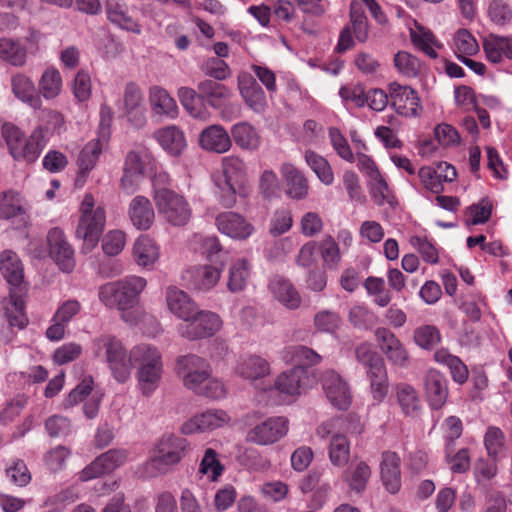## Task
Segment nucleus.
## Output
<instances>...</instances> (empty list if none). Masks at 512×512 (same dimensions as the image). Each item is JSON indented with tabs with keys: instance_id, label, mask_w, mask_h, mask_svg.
I'll use <instances>...</instances> for the list:
<instances>
[{
	"instance_id": "obj_2",
	"label": "nucleus",
	"mask_w": 512,
	"mask_h": 512,
	"mask_svg": "<svg viewBox=\"0 0 512 512\" xmlns=\"http://www.w3.org/2000/svg\"><path fill=\"white\" fill-rule=\"evenodd\" d=\"M131 370L135 369L137 388L145 397L160 387L164 375V360L160 349L151 343H138L129 350Z\"/></svg>"
},
{
	"instance_id": "obj_41",
	"label": "nucleus",
	"mask_w": 512,
	"mask_h": 512,
	"mask_svg": "<svg viewBox=\"0 0 512 512\" xmlns=\"http://www.w3.org/2000/svg\"><path fill=\"white\" fill-rule=\"evenodd\" d=\"M370 477L371 468L365 461L351 464L343 473L344 481L348 484L350 490L355 493H361L366 489Z\"/></svg>"
},
{
	"instance_id": "obj_60",
	"label": "nucleus",
	"mask_w": 512,
	"mask_h": 512,
	"mask_svg": "<svg viewBox=\"0 0 512 512\" xmlns=\"http://www.w3.org/2000/svg\"><path fill=\"white\" fill-rule=\"evenodd\" d=\"M367 376L370 380L374 400L381 402L388 392V377L385 365L367 372Z\"/></svg>"
},
{
	"instance_id": "obj_62",
	"label": "nucleus",
	"mask_w": 512,
	"mask_h": 512,
	"mask_svg": "<svg viewBox=\"0 0 512 512\" xmlns=\"http://www.w3.org/2000/svg\"><path fill=\"white\" fill-rule=\"evenodd\" d=\"M356 360L362 364L367 372H371L385 363L383 359L373 350L371 344L364 342L355 348Z\"/></svg>"
},
{
	"instance_id": "obj_5",
	"label": "nucleus",
	"mask_w": 512,
	"mask_h": 512,
	"mask_svg": "<svg viewBox=\"0 0 512 512\" xmlns=\"http://www.w3.org/2000/svg\"><path fill=\"white\" fill-rule=\"evenodd\" d=\"M158 215L168 224L183 227L192 217V208L188 200L172 189H157L153 192Z\"/></svg>"
},
{
	"instance_id": "obj_25",
	"label": "nucleus",
	"mask_w": 512,
	"mask_h": 512,
	"mask_svg": "<svg viewBox=\"0 0 512 512\" xmlns=\"http://www.w3.org/2000/svg\"><path fill=\"white\" fill-rule=\"evenodd\" d=\"M153 138L166 153L174 157L181 155L187 147L185 134L176 125H168L157 129Z\"/></svg>"
},
{
	"instance_id": "obj_8",
	"label": "nucleus",
	"mask_w": 512,
	"mask_h": 512,
	"mask_svg": "<svg viewBox=\"0 0 512 512\" xmlns=\"http://www.w3.org/2000/svg\"><path fill=\"white\" fill-rule=\"evenodd\" d=\"M221 326V318L216 313L197 307L195 315L182 322L177 330L183 338L198 340L213 336Z\"/></svg>"
},
{
	"instance_id": "obj_27",
	"label": "nucleus",
	"mask_w": 512,
	"mask_h": 512,
	"mask_svg": "<svg viewBox=\"0 0 512 512\" xmlns=\"http://www.w3.org/2000/svg\"><path fill=\"white\" fill-rule=\"evenodd\" d=\"M199 145L206 151L222 154L230 150L232 141L223 126L213 124L200 133Z\"/></svg>"
},
{
	"instance_id": "obj_4",
	"label": "nucleus",
	"mask_w": 512,
	"mask_h": 512,
	"mask_svg": "<svg viewBox=\"0 0 512 512\" xmlns=\"http://www.w3.org/2000/svg\"><path fill=\"white\" fill-rule=\"evenodd\" d=\"M80 218L76 236L83 240L85 248L93 249L99 242L106 224V211L95 203L91 194H85L80 205Z\"/></svg>"
},
{
	"instance_id": "obj_52",
	"label": "nucleus",
	"mask_w": 512,
	"mask_h": 512,
	"mask_svg": "<svg viewBox=\"0 0 512 512\" xmlns=\"http://www.w3.org/2000/svg\"><path fill=\"white\" fill-rule=\"evenodd\" d=\"M0 57L13 66H23L26 62V48L17 40L0 39Z\"/></svg>"
},
{
	"instance_id": "obj_58",
	"label": "nucleus",
	"mask_w": 512,
	"mask_h": 512,
	"mask_svg": "<svg viewBox=\"0 0 512 512\" xmlns=\"http://www.w3.org/2000/svg\"><path fill=\"white\" fill-rule=\"evenodd\" d=\"M5 315L11 327L23 329L28 323L24 312V301L19 297H10L5 305Z\"/></svg>"
},
{
	"instance_id": "obj_21",
	"label": "nucleus",
	"mask_w": 512,
	"mask_h": 512,
	"mask_svg": "<svg viewBox=\"0 0 512 512\" xmlns=\"http://www.w3.org/2000/svg\"><path fill=\"white\" fill-rule=\"evenodd\" d=\"M401 459L396 452L384 451L381 455L380 477L385 489L396 494L401 488Z\"/></svg>"
},
{
	"instance_id": "obj_20",
	"label": "nucleus",
	"mask_w": 512,
	"mask_h": 512,
	"mask_svg": "<svg viewBox=\"0 0 512 512\" xmlns=\"http://www.w3.org/2000/svg\"><path fill=\"white\" fill-rule=\"evenodd\" d=\"M221 269L212 265H199L188 269L184 279L188 285L199 292H208L219 282Z\"/></svg>"
},
{
	"instance_id": "obj_32",
	"label": "nucleus",
	"mask_w": 512,
	"mask_h": 512,
	"mask_svg": "<svg viewBox=\"0 0 512 512\" xmlns=\"http://www.w3.org/2000/svg\"><path fill=\"white\" fill-rule=\"evenodd\" d=\"M198 97L206 101L212 108H222L232 97V91L215 80L201 81L198 86Z\"/></svg>"
},
{
	"instance_id": "obj_53",
	"label": "nucleus",
	"mask_w": 512,
	"mask_h": 512,
	"mask_svg": "<svg viewBox=\"0 0 512 512\" xmlns=\"http://www.w3.org/2000/svg\"><path fill=\"white\" fill-rule=\"evenodd\" d=\"M484 446L489 457L498 461L506 448V437L503 431L496 426H489L484 435Z\"/></svg>"
},
{
	"instance_id": "obj_26",
	"label": "nucleus",
	"mask_w": 512,
	"mask_h": 512,
	"mask_svg": "<svg viewBox=\"0 0 512 512\" xmlns=\"http://www.w3.org/2000/svg\"><path fill=\"white\" fill-rule=\"evenodd\" d=\"M286 195L295 200L305 199L309 192V182L302 171L291 163L281 166Z\"/></svg>"
},
{
	"instance_id": "obj_43",
	"label": "nucleus",
	"mask_w": 512,
	"mask_h": 512,
	"mask_svg": "<svg viewBox=\"0 0 512 512\" xmlns=\"http://www.w3.org/2000/svg\"><path fill=\"white\" fill-rule=\"evenodd\" d=\"M231 135L235 143L245 150H256L261 144L257 130L248 122H239L233 125Z\"/></svg>"
},
{
	"instance_id": "obj_36",
	"label": "nucleus",
	"mask_w": 512,
	"mask_h": 512,
	"mask_svg": "<svg viewBox=\"0 0 512 512\" xmlns=\"http://www.w3.org/2000/svg\"><path fill=\"white\" fill-rule=\"evenodd\" d=\"M282 359L293 367H306L317 365L321 361V356L313 349L297 345L286 347L282 352Z\"/></svg>"
},
{
	"instance_id": "obj_18",
	"label": "nucleus",
	"mask_w": 512,
	"mask_h": 512,
	"mask_svg": "<svg viewBox=\"0 0 512 512\" xmlns=\"http://www.w3.org/2000/svg\"><path fill=\"white\" fill-rule=\"evenodd\" d=\"M322 386L327 399L333 406L345 410L351 403V393L347 383L333 370L324 372Z\"/></svg>"
},
{
	"instance_id": "obj_64",
	"label": "nucleus",
	"mask_w": 512,
	"mask_h": 512,
	"mask_svg": "<svg viewBox=\"0 0 512 512\" xmlns=\"http://www.w3.org/2000/svg\"><path fill=\"white\" fill-rule=\"evenodd\" d=\"M490 20L498 26H505L512 21V7L503 0H493L488 7Z\"/></svg>"
},
{
	"instance_id": "obj_15",
	"label": "nucleus",
	"mask_w": 512,
	"mask_h": 512,
	"mask_svg": "<svg viewBox=\"0 0 512 512\" xmlns=\"http://www.w3.org/2000/svg\"><path fill=\"white\" fill-rule=\"evenodd\" d=\"M49 254L61 271L70 273L75 268V255L60 228H52L47 235Z\"/></svg>"
},
{
	"instance_id": "obj_3",
	"label": "nucleus",
	"mask_w": 512,
	"mask_h": 512,
	"mask_svg": "<svg viewBox=\"0 0 512 512\" xmlns=\"http://www.w3.org/2000/svg\"><path fill=\"white\" fill-rule=\"evenodd\" d=\"M92 352L104 361L112 377L120 384L131 377V357L124 343L114 335L102 334L92 341Z\"/></svg>"
},
{
	"instance_id": "obj_16",
	"label": "nucleus",
	"mask_w": 512,
	"mask_h": 512,
	"mask_svg": "<svg viewBox=\"0 0 512 512\" xmlns=\"http://www.w3.org/2000/svg\"><path fill=\"white\" fill-rule=\"evenodd\" d=\"M374 336L379 349L389 362L401 368L408 365V351L391 330L385 327H378L374 332Z\"/></svg>"
},
{
	"instance_id": "obj_59",
	"label": "nucleus",
	"mask_w": 512,
	"mask_h": 512,
	"mask_svg": "<svg viewBox=\"0 0 512 512\" xmlns=\"http://www.w3.org/2000/svg\"><path fill=\"white\" fill-rule=\"evenodd\" d=\"M414 342L422 349L431 350L441 340V334L434 325H422L414 330Z\"/></svg>"
},
{
	"instance_id": "obj_48",
	"label": "nucleus",
	"mask_w": 512,
	"mask_h": 512,
	"mask_svg": "<svg viewBox=\"0 0 512 512\" xmlns=\"http://www.w3.org/2000/svg\"><path fill=\"white\" fill-rule=\"evenodd\" d=\"M363 286L375 305L387 307L392 301V294L386 288L385 280L381 277L369 276L365 279Z\"/></svg>"
},
{
	"instance_id": "obj_57",
	"label": "nucleus",
	"mask_w": 512,
	"mask_h": 512,
	"mask_svg": "<svg viewBox=\"0 0 512 512\" xmlns=\"http://www.w3.org/2000/svg\"><path fill=\"white\" fill-rule=\"evenodd\" d=\"M24 213L19 193L8 190L0 193V218L11 219Z\"/></svg>"
},
{
	"instance_id": "obj_49",
	"label": "nucleus",
	"mask_w": 512,
	"mask_h": 512,
	"mask_svg": "<svg viewBox=\"0 0 512 512\" xmlns=\"http://www.w3.org/2000/svg\"><path fill=\"white\" fill-rule=\"evenodd\" d=\"M224 472V465L219 460V454L212 448L204 451L200 460L198 474L207 477L211 482H216Z\"/></svg>"
},
{
	"instance_id": "obj_7",
	"label": "nucleus",
	"mask_w": 512,
	"mask_h": 512,
	"mask_svg": "<svg viewBox=\"0 0 512 512\" xmlns=\"http://www.w3.org/2000/svg\"><path fill=\"white\" fill-rule=\"evenodd\" d=\"M3 138L14 159L34 161L44 148L42 132L35 130L29 137L13 124L3 126Z\"/></svg>"
},
{
	"instance_id": "obj_54",
	"label": "nucleus",
	"mask_w": 512,
	"mask_h": 512,
	"mask_svg": "<svg viewBox=\"0 0 512 512\" xmlns=\"http://www.w3.org/2000/svg\"><path fill=\"white\" fill-rule=\"evenodd\" d=\"M411 40L413 44L432 59L437 58L436 48L442 45L437 41L434 34L424 27L418 26L411 31Z\"/></svg>"
},
{
	"instance_id": "obj_33",
	"label": "nucleus",
	"mask_w": 512,
	"mask_h": 512,
	"mask_svg": "<svg viewBox=\"0 0 512 512\" xmlns=\"http://www.w3.org/2000/svg\"><path fill=\"white\" fill-rule=\"evenodd\" d=\"M240 94L245 103L256 113H262L267 107L266 95L260 85L249 75L238 79Z\"/></svg>"
},
{
	"instance_id": "obj_44",
	"label": "nucleus",
	"mask_w": 512,
	"mask_h": 512,
	"mask_svg": "<svg viewBox=\"0 0 512 512\" xmlns=\"http://www.w3.org/2000/svg\"><path fill=\"white\" fill-rule=\"evenodd\" d=\"M39 94L41 98L52 100L58 97L62 91L63 81L58 69L50 66L44 70L39 79Z\"/></svg>"
},
{
	"instance_id": "obj_61",
	"label": "nucleus",
	"mask_w": 512,
	"mask_h": 512,
	"mask_svg": "<svg viewBox=\"0 0 512 512\" xmlns=\"http://www.w3.org/2000/svg\"><path fill=\"white\" fill-rule=\"evenodd\" d=\"M350 19L353 33L359 42H365L368 38V21L361 5L352 1L350 6Z\"/></svg>"
},
{
	"instance_id": "obj_31",
	"label": "nucleus",
	"mask_w": 512,
	"mask_h": 512,
	"mask_svg": "<svg viewBox=\"0 0 512 512\" xmlns=\"http://www.w3.org/2000/svg\"><path fill=\"white\" fill-rule=\"evenodd\" d=\"M307 370L301 367H292L281 373L275 380L274 389L281 394L288 396H297L301 393V389L307 385ZM272 391L273 388H270Z\"/></svg>"
},
{
	"instance_id": "obj_34",
	"label": "nucleus",
	"mask_w": 512,
	"mask_h": 512,
	"mask_svg": "<svg viewBox=\"0 0 512 512\" xmlns=\"http://www.w3.org/2000/svg\"><path fill=\"white\" fill-rule=\"evenodd\" d=\"M273 297L288 309H297L301 304V297L293 284L282 277H274L269 283Z\"/></svg>"
},
{
	"instance_id": "obj_24",
	"label": "nucleus",
	"mask_w": 512,
	"mask_h": 512,
	"mask_svg": "<svg viewBox=\"0 0 512 512\" xmlns=\"http://www.w3.org/2000/svg\"><path fill=\"white\" fill-rule=\"evenodd\" d=\"M149 105L155 117L174 120L179 115L175 99L160 86H152L149 89Z\"/></svg>"
},
{
	"instance_id": "obj_45",
	"label": "nucleus",
	"mask_w": 512,
	"mask_h": 512,
	"mask_svg": "<svg viewBox=\"0 0 512 512\" xmlns=\"http://www.w3.org/2000/svg\"><path fill=\"white\" fill-rule=\"evenodd\" d=\"M107 18L120 28L139 34L140 25L128 14L125 4L109 2L106 7Z\"/></svg>"
},
{
	"instance_id": "obj_10",
	"label": "nucleus",
	"mask_w": 512,
	"mask_h": 512,
	"mask_svg": "<svg viewBox=\"0 0 512 512\" xmlns=\"http://www.w3.org/2000/svg\"><path fill=\"white\" fill-rule=\"evenodd\" d=\"M189 442L175 435H164L157 445V454L148 465L156 467L159 472L165 473L170 466L178 464L185 455Z\"/></svg>"
},
{
	"instance_id": "obj_6",
	"label": "nucleus",
	"mask_w": 512,
	"mask_h": 512,
	"mask_svg": "<svg viewBox=\"0 0 512 512\" xmlns=\"http://www.w3.org/2000/svg\"><path fill=\"white\" fill-rule=\"evenodd\" d=\"M222 176L215 179L221 203L232 207L236 203V193L246 178L243 160L237 156H226L222 159Z\"/></svg>"
},
{
	"instance_id": "obj_51",
	"label": "nucleus",
	"mask_w": 512,
	"mask_h": 512,
	"mask_svg": "<svg viewBox=\"0 0 512 512\" xmlns=\"http://www.w3.org/2000/svg\"><path fill=\"white\" fill-rule=\"evenodd\" d=\"M349 322L358 329L370 330L377 323V315L364 303L351 306L348 313Z\"/></svg>"
},
{
	"instance_id": "obj_1",
	"label": "nucleus",
	"mask_w": 512,
	"mask_h": 512,
	"mask_svg": "<svg viewBox=\"0 0 512 512\" xmlns=\"http://www.w3.org/2000/svg\"><path fill=\"white\" fill-rule=\"evenodd\" d=\"M146 286L145 278L136 275L126 276L101 285L98 288V299L106 308L118 310L121 319L134 326L140 320L138 305Z\"/></svg>"
},
{
	"instance_id": "obj_28",
	"label": "nucleus",
	"mask_w": 512,
	"mask_h": 512,
	"mask_svg": "<svg viewBox=\"0 0 512 512\" xmlns=\"http://www.w3.org/2000/svg\"><path fill=\"white\" fill-rule=\"evenodd\" d=\"M11 87L14 96L22 103L34 110L41 109V95L30 77L22 73H17L11 78Z\"/></svg>"
},
{
	"instance_id": "obj_17",
	"label": "nucleus",
	"mask_w": 512,
	"mask_h": 512,
	"mask_svg": "<svg viewBox=\"0 0 512 512\" xmlns=\"http://www.w3.org/2000/svg\"><path fill=\"white\" fill-rule=\"evenodd\" d=\"M127 454L125 450L112 449L87 465L80 473L79 480L82 482L90 481L104 474L110 473L125 463Z\"/></svg>"
},
{
	"instance_id": "obj_46",
	"label": "nucleus",
	"mask_w": 512,
	"mask_h": 512,
	"mask_svg": "<svg viewBox=\"0 0 512 512\" xmlns=\"http://www.w3.org/2000/svg\"><path fill=\"white\" fill-rule=\"evenodd\" d=\"M328 456L332 465L344 467L350 458V443L347 437L341 433L331 436L328 445Z\"/></svg>"
},
{
	"instance_id": "obj_35",
	"label": "nucleus",
	"mask_w": 512,
	"mask_h": 512,
	"mask_svg": "<svg viewBox=\"0 0 512 512\" xmlns=\"http://www.w3.org/2000/svg\"><path fill=\"white\" fill-rule=\"evenodd\" d=\"M486 58L492 63L512 59V38L490 34L483 42Z\"/></svg>"
},
{
	"instance_id": "obj_29",
	"label": "nucleus",
	"mask_w": 512,
	"mask_h": 512,
	"mask_svg": "<svg viewBox=\"0 0 512 512\" xmlns=\"http://www.w3.org/2000/svg\"><path fill=\"white\" fill-rule=\"evenodd\" d=\"M424 386L428 402L433 409L441 408L448 397V385L445 376L437 370L427 371Z\"/></svg>"
},
{
	"instance_id": "obj_42",
	"label": "nucleus",
	"mask_w": 512,
	"mask_h": 512,
	"mask_svg": "<svg viewBox=\"0 0 512 512\" xmlns=\"http://www.w3.org/2000/svg\"><path fill=\"white\" fill-rule=\"evenodd\" d=\"M304 159L308 167L315 173L318 180L325 186L334 182V172L328 160L312 150H306Z\"/></svg>"
},
{
	"instance_id": "obj_22",
	"label": "nucleus",
	"mask_w": 512,
	"mask_h": 512,
	"mask_svg": "<svg viewBox=\"0 0 512 512\" xmlns=\"http://www.w3.org/2000/svg\"><path fill=\"white\" fill-rule=\"evenodd\" d=\"M128 217L137 230H149L155 220V211L149 198L137 195L131 199L127 208Z\"/></svg>"
},
{
	"instance_id": "obj_39",
	"label": "nucleus",
	"mask_w": 512,
	"mask_h": 512,
	"mask_svg": "<svg viewBox=\"0 0 512 512\" xmlns=\"http://www.w3.org/2000/svg\"><path fill=\"white\" fill-rule=\"evenodd\" d=\"M434 359L449 369L454 382L462 385L468 380V368L458 356L450 354L446 349H439L434 353Z\"/></svg>"
},
{
	"instance_id": "obj_50",
	"label": "nucleus",
	"mask_w": 512,
	"mask_h": 512,
	"mask_svg": "<svg viewBox=\"0 0 512 512\" xmlns=\"http://www.w3.org/2000/svg\"><path fill=\"white\" fill-rule=\"evenodd\" d=\"M177 96L181 105L189 113V115L200 121H208L210 113L203 106L197 105V93L194 89L189 87H180L177 91Z\"/></svg>"
},
{
	"instance_id": "obj_56",
	"label": "nucleus",
	"mask_w": 512,
	"mask_h": 512,
	"mask_svg": "<svg viewBox=\"0 0 512 512\" xmlns=\"http://www.w3.org/2000/svg\"><path fill=\"white\" fill-rule=\"evenodd\" d=\"M398 403L406 415L413 416L420 409V399L415 388L406 383H400L396 387Z\"/></svg>"
},
{
	"instance_id": "obj_13",
	"label": "nucleus",
	"mask_w": 512,
	"mask_h": 512,
	"mask_svg": "<svg viewBox=\"0 0 512 512\" xmlns=\"http://www.w3.org/2000/svg\"><path fill=\"white\" fill-rule=\"evenodd\" d=\"M289 429L285 417H270L255 425L246 435V440L257 445H270L284 437Z\"/></svg>"
},
{
	"instance_id": "obj_63",
	"label": "nucleus",
	"mask_w": 512,
	"mask_h": 512,
	"mask_svg": "<svg viewBox=\"0 0 512 512\" xmlns=\"http://www.w3.org/2000/svg\"><path fill=\"white\" fill-rule=\"evenodd\" d=\"M328 134L332 147L337 155L349 163L355 162V155L341 131L336 127H331L329 128Z\"/></svg>"
},
{
	"instance_id": "obj_38",
	"label": "nucleus",
	"mask_w": 512,
	"mask_h": 512,
	"mask_svg": "<svg viewBox=\"0 0 512 512\" xmlns=\"http://www.w3.org/2000/svg\"><path fill=\"white\" fill-rule=\"evenodd\" d=\"M133 257L137 265L151 267L159 258V247L149 236L142 235L133 245Z\"/></svg>"
},
{
	"instance_id": "obj_14",
	"label": "nucleus",
	"mask_w": 512,
	"mask_h": 512,
	"mask_svg": "<svg viewBox=\"0 0 512 512\" xmlns=\"http://www.w3.org/2000/svg\"><path fill=\"white\" fill-rule=\"evenodd\" d=\"M389 97L395 111L405 117H416L422 110L420 98L416 90L397 82L388 86Z\"/></svg>"
},
{
	"instance_id": "obj_37",
	"label": "nucleus",
	"mask_w": 512,
	"mask_h": 512,
	"mask_svg": "<svg viewBox=\"0 0 512 512\" xmlns=\"http://www.w3.org/2000/svg\"><path fill=\"white\" fill-rule=\"evenodd\" d=\"M0 270L6 281L12 286H19L24 279V270L18 255L5 250L0 255Z\"/></svg>"
},
{
	"instance_id": "obj_30",
	"label": "nucleus",
	"mask_w": 512,
	"mask_h": 512,
	"mask_svg": "<svg viewBox=\"0 0 512 512\" xmlns=\"http://www.w3.org/2000/svg\"><path fill=\"white\" fill-rule=\"evenodd\" d=\"M234 371L241 378L254 382L270 374V364L261 356L247 355L239 358Z\"/></svg>"
},
{
	"instance_id": "obj_12",
	"label": "nucleus",
	"mask_w": 512,
	"mask_h": 512,
	"mask_svg": "<svg viewBox=\"0 0 512 512\" xmlns=\"http://www.w3.org/2000/svg\"><path fill=\"white\" fill-rule=\"evenodd\" d=\"M230 423L231 417L227 411L223 409H208L185 421L180 430L184 435H191L219 429Z\"/></svg>"
},
{
	"instance_id": "obj_23",
	"label": "nucleus",
	"mask_w": 512,
	"mask_h": 512,
	"mask_svg": "<svg viewBox=\"0 0 512 512\" xmlns=\"http://www.w3.org/2000/svg\"><path fill=\"white\" fill-rule=\"evenodd\" d=\"M165 300L169 311L177 318L185 322L195 315L198 305L183 290L176 286H168L165 290Z\"/></svg>"
},
{
	"instance_id": "obj_47",
	"label": "nucleus",
	"mask_w": 512,
	"mask_h": 512,
	"mask_svg": "<svg viewBox=\"0 0 512 512\" xmlns=\"http://www.w3.org/2000/svg\"><path fill=\"white\" fill-rule=\"evenodd\" d=\"M250 263L245 258L235 260L229 269L227 287L231 292L242 291L250 278Z\"/></svg>"
},
{
	"instance_id": "obj_9",
	"label": "nucleus",
	"mask_w": 512,
	"mask_h": 512,
	"mask_svg": "<svg viewBox=\"0 0 512 512\" xmlns=\"http://www.w3.org/2000/svg\"><path fill=\"white\" fill-rule=\"evenodd\" d=\"M176 373L182 379L183 385L194 392L209 379L212 370L206 359L188 354L177 358Z\"/></svg>"
},
{
	"instance_id": "obj_19",
	"label": "nucleus",
	"mask_w": 512,
	"mask_h": 512,
	"mask_svg": "<svg viewBox=\"0 0 512 512\" xmlns=\"http://www.w3.org/2000/svg\"><path fill=\"white\" fill-rule=\"evenodd\" d=\"M215 224L218 230L228 237L245 240L254 232V227L242 215L236 212H222L217 215Z\"/></svg>"
},
{
	"instance_id": "obj_40",
	"label": "nucleus",
	"mask_w": 512,
	"mask_h": 512,
	"mask_svg": "<svg viewBox=\"0 0 512 512\" xmlns=\"http://www.w3.org/2000/svg\"><path fill=\"white\" fill-rule=\"evenodd\" d=\"M100 138L90 140L80 151L78 157L79 177L85 178L94 169L103 150V143Z\"/></svg>"
},
{
	"instance_id": "obj_55",
	"label": "nucleus",
	"mask_w": 512,
	"mask_h": 512,
	"mask_svg": "<svg viewBox=\"0 0 512 512\" xmlns=\"http://www.w3.org/2000/svg\"><path fill=\"white\" fill-rule=\"evenodd\" d=\"M452 49L457 59L473 56L479 51L475 37L467 29H459L453 37Z\"/></svg>"
},
{
	"instance_id": "obj_11",
	"label": "nucleus",
	"mask_w": 512,
	"mask_h": 512,
	"mask_svg": "<svg viewBox=\"0 0 512 512\" xmlns=\"http://www.w3.org/2000/svg\"><path fill=\"white\" fill-rule=\"evenodd\" d=\"M148 158L149 154L144 148L133 149L126 154L120 180V187L126 194L132 195L139 189Z\"/></svg>"
}]
</instances>
